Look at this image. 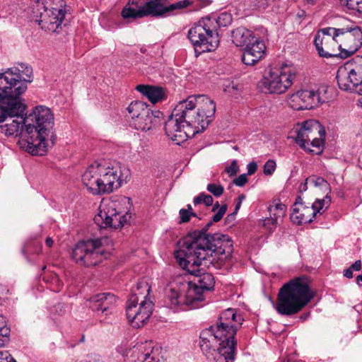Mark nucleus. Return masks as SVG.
<instances>
[{"instance_id": "nucleus-43", "label": "nucleus", "mask_w": 362, "mask_h": 362, "mask_svg": "<svg viewBox=\"0 0 362 362\" xmlns=\"http://www.w3.org/2000/svg\"><path fill=\"white\" fill-rule=\"evenodd\" d=\"M239 168L235 160H233L230 165L225 168V172L227 173L229 177L235 176L238 172Z\"/></svg>"}, {"instance_id": "nucleus-26", "label": "nucleus", "mask_w": 362, "mask_h": 362, "mask_svg": "<svg viewBox=\"0 0 362 362\" xmlns=\"http://www.w3.org/2000/svg\"><path fill=\"white\" fill-rule=\"evenodd\" d=\"M314 44L316 49L321 57L332 58L339 57V53H337L334 47L336 46L337 40L332 37H320V33H317Z\"/></svg>"}, {"instance_id": "nucleus-55", "label": "nucleus", "mask_w": 362, "mask_h": 362, "mask_svg": "<svg viewBox=\"0 0 362 362\" xmlns=\"http://www.w3.org/2000/svg\"><path fill=\"white\" fill-rule=\"evenodd\" d=\"M45 244L47 247H51L53 245V240L50 237H47L45 240Z\"/></svg>"}, {"instance_id": "nucleus-57", "label": "nucleus", "mask_w": 362, "mask_h": 362, "mask_svg": "<svg viewBox=\"0 0 362 362\" xmlns=\"http://www.w3.org/2000/svg\"><path fill=\"white\" fill-rule=\"evenodd\" d=\"M356 283L360 286H362V274L360 275H358L356 276Z\"/></svg>"}, {"instance_id": "nucleus-42", "label": "nucleus", "mask_w": 362, "mask_h": 362, "mask_svg": "<svg viewBox=\"0 0 362 362\" xmlns=\"http://www.w3.org/2000/svg\"><path fill=\"white\" fill-rule=\"evenodd\" d=\"M276 169V163L273 160H267L264 165V173L266 175H271Z\"/></svg>"}, {"instance_id": "nucleus-3", "label": "nucleus", "mask_w": 362, "mask_h": 362, "mask_svg": "<svg viewBox=\"0 0 362 362\" xmlns=\"http://www.w3.org/2000/svg\"><path fill=\"white\" fill-rule=\"evenodd\" d=\"M211 220L201 230H194L181 239L179 243L178 256L187 257L181 264L186 265V261L192 264L206 261V257L215 256L221 262L230 257L233 252V243L227 235L207 233L213 224ZM206 263V262H204Z\"/></svg>"}, {"instance_id": "nucleus-46", "label": "nucleus", "mask_w": 362, "mask_h": 362, "mask_svg": "<svg viewBox=\"0 0 362 362\" xmlns=\"http://www.w3.org/2000/svg\"><path fill=\"white\" fill-rule=\"evenodd\" d=\"M247 174H242L233 180V183L238 187H243L247 182Z\"/></svg>"}, {"instance_id": "nucleus-63", "label": "nucleus", "mask_w": 362, "mask_h": 362, "mask_svg": "<svg viewBox=\"0 0 362 362\" xmlns=\"http://www.w3.org/2000/svg\"><path fill=\"white\" fill-rule=\"evenodd\" d=\"M28 249L26 247H24L22 250L23 255L25 256Z\"/></svg>"}, {"instance_id": "nucleus-15", "label": "nucleus", "mask_w": 362, "mask_h": 362, "mask_svg": "<svg viewBox=\"0 0 362 362\" xmlns=\"http://www.w3.org/2000/svg\"><path fill=\"white\" fill-rule=\"evenodd\" d=\"M296 136V142L300 148L310 152H314L310 146L317 149V154L322 151L325 130L316 120H307L304 122L299 128L295 129Z\"/></svg>"}, {"instance_id": "nucleus-16", "label": "nucleus", "mask_w": 362, "mask_h": 362, "mask_svg": "<svg viewBox=\"0 0 362 362\" xmlns=\"http://www.w3.org/2000/svg\"><path fill=\"white\" fill-rule=\"evenodd\" d=\"M339 57L346 59L356 52L362 46V30L357 25H347L336 30Z\"/></svg>"}, {"instance_id": "nucleus-10", "label": "nucleus", "mask_w": 362, "mask_h": 362, "mask_svg": "<svg viewBox=\"0 0 362 362\" xmlns=\"http://www.w3.org/2000/svg\"><path fill=\"white\" fill-rule=\"evenodd\" d=\"M64 0H35L32 6L33 17L42 28L58 32L66 14Z\"/></svg>"}, {"instance_id": "nucleus-31", "label": "nucleus", "mask_w": 362, "mask_h": 362, "mask_svg": "<svg viewBox=\"0 0 362 362\" xmlns=\"http://www.w3.org/2000/svg\"><path fill=\"white\" fill-rule=\"evenodd\" d=\"M210 22L213 23L215 33H218V29L221 27H226L232 21L231 16L227 13H222L218 17H209Z\"/></svg>"}, {"instance_id": "nucleus-38", "label": "nucleus", "mask_w": 362, "mask_h": 362, "mask_svg": "<svg viewBox=\"0 0 362 362\" xmlns=\"http://www.w3.org/2000/svg\"><path fill=\"white\" fill-rule=\"evenodd\" d=\"M206 189L210 193H211L216 197H221L224 192V188L222 185L212 183L209 184L206 187Z\"/></svg>"}, {"instance_id": "nucleus-45", "label": "nucleus", "mask_w": 362, "mask_h": 362, "mask_svg": "<svg viewBox=\"0 0 362 362\" xmlns=\"http://www.w3.org/2000/svg\"><path fill=\"white\" fill-rule=\"evenodd\" d=\"M0 362H16L7 351H0Z\"/></svg>"}, {"instance_id": "nucleus-27", "label": "nucleus", "mask_w": 362, "mask_h": 362, "mask_svg": "<svg viewBox=\"0 0 362 362\" xmlns=\"http://www.w3.org/2000/svg\"><path fill=\"white\" fill-rule=\"evenodd\" d=\"M136 90L146 96L153 104L166 98L164 89L159 86L140 84L136 86Z\"/></svg>"}, {"instance_id": "nucleus-20", "label": "nucleus", "mask_w": 362, "mask_h": 362, "mask_svg": "<svg viewBox=\"0 0 362 362\" xmlns=\"http://www.w3.org/2000/svg\"><path fill=\"white\" fill-rule=\"evenodd\" d=\"M117 202H110L102 206L100 212L94 217V221L103 228H118L124 226L131 218V214L122 213L117 209Z\"/></svg>"}, {"instance_id": "nucleus-30", "label": "nucleus", "mask_w": 362, "mask_h": 362, "mask_svg": "<svg viewBox=\"0 0 362 362\" xmlns=\"http://www.w3.org/2000/svg\"><path fill=\"white\" fill-rule=\"evenodd\" d=\"M151 288L148 284L146 281H140L136 284V286L132 290V293L129 297L134 294L139 296V301L141 300H149L148 296L149 294Z\"/></svg>"}, {"instance_id": "nucleus-1", "label": "nucleus", "mask_w": 362, "mask_h": 362, "mask_svg": "<svg viewBox=\"0 0 362 362\" xmlns=\"http://www.w3.org/2000/svg\"><path fill=\"white\" fill-rule=\"evenodd\" d=\"M216 104L204 95H190L173 109L164 129L166 135L180 145L191 136L202 132L211 123Z\"/></svg>"}, {"instance_id": "nucleus-58", "label": "nucleus", "mask_w": 362, "mask_h": 362, "mask_svg": "<svg viewBox=\"0 0 362 362\" xmlns=\"http://www.w3.org/2000/svg\"><path fill=\"white\" fill-rule=\"evenodd\" d=\"M241 204H242V202L237 201V202L235 204V211H234L235 213H236V214L238 213V210L240 209V208L241 206Z\"/></svg>"}, {"instance_id": "nucleus-29", "label": "nucleus", "mask_w": 362, "mask_h": 362, "mask_svg": "<svg viewBox=\"0 0 362 362\" xmlns=\"http://www.w3.org/2000/svg\"><path fill=\"white\" fill-rule=\"evenodd\" d=\"M127 362H159L153 355L152 351L144 350L143 346L134 347Z\"/></svg>"}, {"instance_id": "nucleus-9", "label": "nucleus", "mask_w": 362, "mask_h": 362, "mask_svg": "<svg viewBox=\"0 0 362 362\" xmlns=\"http://www.w3.org/2000/svg\"><path fill=\"white\" fill-rule=\"evenodd\" d=\"M138 9L124 8L122 16L124 19L137 18L151 16L154 17L168 16L175 11L182 10L189 6L192 1L182 0L174 4H167V0H132Z\"/></svg>"}, {"instance_id": "nucleus-60", "label": "nucleus", "mask_w": 362, "mask_h": 362, "mask_svg": "<svg viewBox=\"0 0 362 362\" xmlns=\"http://www.w3.org/2000/svg\"><path fill=\"white\" fill-rule=\"evenodd\" d=\"M129 3H131L133 6H126L124 8H134L135 9H138L137 6L135 4H132V0L129 1Z\"/></svg>"}, {"instance_id": "nucleus-32", "label": "nucleus", "mask_w": 362, "mask_h": 362, "mask_svg": "<svg viewBox=\"0 0 362 362\" xmlns=\"http://www.w3.org/2000/svg\"><path fill=\"white\" fill-rule=\"evenodd\" d=\"M10 328L7 326L5 317L0 315V347L9 341Z\"/></svg>"}, {"instance_id": "nucleus-4", "label": "nucleus", "mask_w": 362, "mask_h": 362, "mask_svg": "<svg viewBox=\"0 0 362 362\" xmlns=\"http://www.w3.org/2000/svg\"><path fill=\"white\" fill-rule=\"evenodd\" d=\"M26 105L21 98L0 95V132L7 136H18L20 148L31 154L32 136L25 134Z\"/></svg>"}, {"instance_id": "nucleus-22", "label": "nucleus", "mask_w": 362, "mask_h": 362, "mask_svg": "<svg viewBox=\"0 0 362 362\" xmlns=\"http://www.w3.org/2000/svg\"><path fill=\"white\" fill-rule=\"evenodd\" d=\"M331 203L330 196H325L323 199H317L310 206L293 207L290 216L291 221L296 225H302L313 222L317 214H321V210L326 205V209Z\"/></svg>"}, {"instance_id": "nucleus-12", "label": "nucleus", "mask_w": 362, "mask_h": 362, "mask_svg": "<svg viewBox=\"0 0 362 362\" xmlns=\"http://www.w3.org/2000/svg\"><path fill=\"white\" fill-rule=\"evenodd\" d=\"M127 110L129 125L137 130L147 132L155 129L161 124L163 112L152 110L144 102H132Z\"/></svg>"}, {"instance_id": "nucleus-34", "label": "nucleus", "mask_w": 362, "mask_h": 362, "mask_svg": "<svg viewBox=\"0 0 362 362\" xmlns=\"http://www.w3.org/2000/svg\"><path fill=\"white\" fill-rule=\"evenodd\" d=\"M268 211L273 217L276 218V221H278L279 218H283L286 215V206L285 204L279 203L274 206H269Z\"/></svg>"}, {"instance_id": "nucleus-19", "label": "nucleus", "mask_w": 362, "mask_h": 362, "mask_svg": "<svg viewBox=\"0 0 362 362\" xmlns=\"http://www.w3.org/2000/svg\"><path fill=\"white\" fill-rule=\"evenodd\" d=\"M26 90L27 84L22 81L19 65L0 73V95L20 98Z\"/></svg>"}, {"instance_id": "nucleus-21", "label": "nucleus", "mask_w": 362, "mask_h": 362, "mask_svg": "<svg viewBox=\"0 0 362 362\" xmlns=\"http://www.w3.org/2000/svg\"><path fill=\"white\" fill-rule=\"evenodd\" d=\"M336 78L339 88L342 90L356 93L361 98L358 102L362 107V79L351 67V63L346 62L339 67Z\"/></svg>"}, {"instance_id": "nucleus-56", "label": "nucleus", "mask_w": 362, "mask_h": 362, "mask_svg": "<svg viewBox=\"0 0 362 362\" xmlns=\"http://www.w3.org/2000/svg\"><path fill=\"white\" fill-rule=\"evenodd\" d=\"M54 281L57 283V289L58 291H60L61 288L62 287V283L61 282V281L59 280V279L57 276L54 277Z\"/></svg>"}, {"instance_id": "nucleus-18", "label": "nucleus", "mask_w": 362, "mask_h": 362, "mask_svg": "<svg viewBox=\"0 0 362 362\" xmlns=\"http://www.w3.org/2000/svg\"><path fill=\"white\" fill-rule=\"evenodd\" d=\"M153 303L151 300H141L139 303V296L134 294L127 300L126 313L127 319L132 327L144 326L153 313Z\"/></svg>"}, {"instance_id": "nucleus-61", "label": "nucleus", "mask_w": 362, "mask_h": 362, "mask_svg": "<svg viewBox=\"0 0 362 362\" xmlns=\"http://www.w3.org/2000/svg\"><path fill=\"white\" fill-rule=\"evenodd\" d=\"M211 3V0H205V1H204V6H208V5H209Z\"/></svg>"}, {"instance_id": "nucleus-36", "label": "nucleus", "mask_w": 362, "mask_h": 362, "mask_svg": "<svg viewBox=\"0 0 362 362\" xmlns=\"http://www.w3.org/2000/svg\"><path fill=\"white\" fill-rule=\"evenodd\" d=\"M20 66V74L22 75V81L26 83H30L33 81L32 74L33 69L31 66H28L25 64L21 63Z\"/></svg>"}, {"instance_id": "nucleus-64", "label": "nucleus", "mask_w": 362, "mask_h": 362, "mask_svg": "<svg viewBox=\"0 0 362 362\" xmlns=\"http://www.w3.org/2000/svg\"><path fill=\"white\" fill-rule=\"evenodd\" d=\"M308 4H314L313 0H305Z\"/></svg>"}, {"instance_id": "nucleus-24", "label": "nucleus", "mask_w": 362, "mask_h": 362, "mask_svg": "<svg viewBox=\"0 0 362 362\" xmlns=\"http://www.w3.org/2000/svg\"><path fill=\"white\" fill-rule=\"evenodd\" d=\"M266 46L263 40L256 37L245 48L242 56L243 62L248 66H253L265 55Z\"/></svg>"}, {"instance_id": "nucleus-23", "label": "nucleus", "mask_w": 362, "mask_h": 362, "mask_svg": "<svg viewBox=\"0 0 362 362\" xmlns=\"http://www.w3.org/2000/svg\"><path fill=\"white\" fill-rule=\"evenodd\" d=\"M325 102V100L320 95V91L313 90H298L293 93L288 100L291 108L296 110L313 109Z\"/></svg>"}, {"instance_id": "nucleus-47", "label": "nucleus", "mask_w": 362, "mask_h": 362, "mask_svg": "<svg viewBox=\"0 0 362 362\" xmlns=\"http://www.w3.org/2000/svg\"><path fill=\"white\" fill-rule=\"evenodd\" d=\"M240 89V86L238 84H234L233 83H229L228 85L225 86L224 90L229 94H235V91Z\"/></svg>"}, {"instance_id": "nucleus-52", "label": "nucleus", "mask_w": 362, "mask_h": 362, "mask_svg": "<svg viewBox=\"0 0 362 362\" xmlns=\"http://www.w3.org/2000/svg\"><path fill=\"white\" fill-rule=\"evenodd\" d=\"M344 276L348 279H351L353 277V270L350 268V267L344 270Z\"/></svg>"}, {"instance_id": "nucleus-40", "label": "nucleus", "mask_w": 362, "mask_h": 362, "mask_svg": "<svg viewBox=\"0 0 362 362\" xmlns=\"http://www.w3.org/2000/svg\"><path fill=\"white\" fill-rule=\"evenodd\" d=\"M338 28H325L322 30H320L317 33H320V37H329L334 38V40H336L337 41L338 37H335V35L337 34L336 30Z\"/></svg>"}, {"instance_id": "nucleus-13", "label": "nucleus", "mask_w": 362, "mask_h": 362, "mask_svg": "<svg viewBox=\"0 0 362 362\" xmlns=\"http://www.w3.org/2000/svg\"><path fill=\"white\" fill-rule=\"evenodd\" d=\"M107 253L102 247L100 239H88L77 243L72 250L71 257L81 266H96L107 259Z\"/></svg>"}, {"instance_id": "nucleus-48", "label": "nucleus", "mask_w": 362, "mask_h": 362, "mask_svg": "<svg viewBox=\"0 0 362 362\" xmlns=\"http://www.w3.org/2000/svg\"><path fill=\"white\" fill-rule=\"evenodd\" d=\"M247 174L248 175H253L257 169V165L255 162H250L247 164Z\"/></svg>"}, {"instance_id": "nucleus-17", "label": "nucleus", "mask_w": 362, "mask_h": 362, "mask_svg": "<svg viewBox=\"0 0 362 362\" xmlns=\"http://www.w3.org/2000/svg\"><path fill=\"white\" fill-rule=\"evenodd\" d=\"M188 288V281L182 278H177L170 284L165 289L166 306L172 309H182L185 305L189 306L192 309L197 308L194 298L187 297Z\"/></svg>"}, {"instance_id": "nucleus-33", "label": "nucleus", "mask_w": 362, "mask_h": 362, "mask_svg": "<svg viewBox=\"0 0 362 362\" xmlns=\"http://www.w3.org/2000/svg\"><path fill=\"white\" fill-rule=\"evenodd\" d=\"M309 181L314 185L315 187H320L327 193L326 196H329V194L331 192V187L328 182L322 177H312L309 178Z\"/></svg>"}, {"instance_id": "nucleus-25", "label": "nucleus", "mask_w": 362, "mask_h": 362, "mask_svg": "<svg viewBox=\"0 0 362 362\" xmlns=\"http://www.w3.org/2000/svg\"><path fill=\"white\" fill-rule=\"evenodd\" d=\"M117 301L116 296L110 293H100L88 299V306L93 312H108Z\"/></svg>"}, {"instance_id": "nucleus-41", "label": "nucleus", "mask_w": 362, "mask_h": 362, "mask_svg": "<svg viewBox=\"0 0 362 362\" xmlns=\"http://www.w3.org/2000/svg\"><path fill=\"white\" fill-rule=\"evenodd\" d=\"M263 225L265 228H267V229H268L269 230H272L275 229L278 225L276 218L273 217L270 214V217L266 218L264 220Z\"/></svg>"}, {"instance_id": "nucleus-8", "label": "nucleus", "mask_w": 362, "mask_h": 362, "mask_svg": "<svg viewBox=\"0 0 362 362\" xmlns=\"http://www.w3.org/2000/svg\"><path fill=\"white\" fill-rule=\"evenodd\" d=\"M177 256L178 252H175V257L180 266L197 278V279L194 280V282L188 281L189 288L187 297L194 298V301H196V304L199 308L202 306L201 303L204 300V291L213 290L215 284L214 276L211 274L205 272L204 271V267H209L211 264L214 265V262L216 259H217V257H206V263H204V261H202V262L200 263L197 262V264H192L186 261V265H184L181 264V262L182 259H187V257Z\"/></svg>"}, {"instance_id": "nucleus-5", "label": "nucleus", "mask_w": 362, "mask_h": 362, "mask_svg": "<svg viewBox=\"0 0 362 362\" xmlns=\"http://www.w3.org/2000/svg\"><path fill=\"white\" fill-rule=\"evenodd\" d=\"M129 170L117 164L112 167L95 163L90 165L82 175V182L94 195L109 194L127 182Z\"/></svg>"}, {"instance_id": "nucleus-14", "label": "nucleus", "mask_w": 362, "mask_h": 362, "mask_svg": "<svg viewBox=\"0 0 362 362\" xmlns=\"http://www.w3.org/2000/svg\"><path fill=\"white\" fill-rule=\"evenodd\" d=\"M295 78L293 69L285 65L271 69L260 81L259 86L265 93L281 94L292 86Z\"/></svg>"}, {"instance_id": "nucleus-6", "label": "nucleus", "mask_w": 362, "mask_h": 362, "mask_svg": "<svg viewBox=\"0 0 362 362\" xmlns=\"http://www.w3.org/2000/svg\"><path fill=\"white\" fill-rule=\"evenodd\" d=\"M25 119V134L32 136V140L34 141L31 155L43 156L49 146V141L53 146L56 141V135L52 131L54 115L49 108L39 105L33 108Z\"/></svg>"}, {"instance_id": "nucleus-49", "label": "nucleus", "mask_w": 362, "mask_h": 362, "mask_svg": "<svg viewBox=\"0 0 362 362\" xmlns=\"http://www.w3.org/2000/svg\"><path fill=\"white\" fill-rule=\"evenodd\" d=\"M350 268L353 271H360L361 269V261L360 259L356 260L354 264L350 266Z\"/></svg>"}, {"instance_id": "nucleus-11", "label": "nucleus", "mask_w": 362, "mask_h": 362, "mask_svg": "<svg viewBox=\"0 0 362 362\" xmlns=\"http://www.w3.org/2000/svg\"><path fill=\"white\" fill-rule=\"evenodd\" d=\"M210 18L200 19L187 32V38L192 45L194 52L199 56L204 52L214 51L219 44V36L215 33Z\"/></svg>"}, {"instance_id": "nucleus-50", "label": "nucleus", "mask_w": 362, "mask_h": 362, "mask_svg": "<svg viewBox=\"0 0 362 362\" xmlns=\"http://www.w3.org/2000/svg\"><path fill=\"white\" fill-rule=\"evenodd\" d=\"M303 206H305L303 202V199L300 196L297 197L293 207H301Z\"/></svg>"}, {"instance_id": "nucleus-59", "label": "nucleus", "mask_w": 362, "mask_h": 362, "mask_svg": "<svg viewBox=\"0 0 362 362\" xmlns=\"http://www.w3.org/2000/svg\"><path fill=\"white\" fill-rule=\"evenodd\" d=\"M245 199V194H240L238 198V201L240 202H243V201Z\"/></svg>"}, {"instance_id": "nucleus-44", "label": "nucleus", "mask_w": 362, "mask_h": 362, "mask_svg": "<svg viewBox=\"0 0 362 362\" xmlns=\"http://www.w3.org/2000/svg\"><path fill=\"white\" fill-rule=\"evenodd\" d=\"M348 9L362 13V0H352L349 5L346 6Z\"/></svg>"}, {"instance_id": "nucleus-35", "label": "nucleus", "mask_w": 362, "mask_h": 362, "mask_svg": "<svg viewBox=\"0 0 362 362\" xmlns=\"http://www.w3.org/2000/svg\"><path fill=\"white\" fill-rule=\"evenodd\" d=\"M227 205L223 204L220 206L218 202H216L212 207V211H218L213 216L212 221L215 223L220 221L227 211Z\"/></svg>"}, {"instance_id": "nucleus-37", "label": "nucleus", "mask_w": 362, "mask_h": 362, "mask_svg": "<svg viewBox=\"0 0 362 362\" xmlns=\"http://www.w3.org/2000/svg\"><path fill=\"white\" fill-rule=\"evenodd\" d=\"M213 197L209 194H205L204 192L200 193L193 199V203L195 206L202 203L206 206H210L213 205Z\"/></svg>"}, {"instance_id": "nucleus-53", "label": "nucleus", "mask_w": 362, "mask_h": 362, "mask_svg": "<svg viewBox=\"0 0 362 362\" xmlns=\"http://www.w3.org/2000/svg\"><path fill=\"white\" fill-rule=\"evenodd\" d=\"M236 214H237L235 212L228 214L226 218V221L228 223L232 222L233 221H234Z\"/></svg>"}, {"instance_id": "nucleus-7", "label": "nucleus", "mask_w": 362, "mask_h": 362, "mask_svg": "<svg viewBox=\"0 0 362 362\" xmlns=\"http://www.w3.org/2000/svg\"><path fill=\"white\" fill-rule=\"evenodd\" d=\"M314 296L307 278H294L279 289L276 310L282 315H295L305 307Z\"/></svg>"}, {"instance_id": "nucleus-2", "label": "nucleus", "mask_w": 362, "mask_h": 362, "mask_svg": "<svg viewBox=\"0 0 362 362\" xmlns=\"http://www.w3.org/2000/svg\"><path fill=\"white\" fill-rule=\"evenodd\" d=\"M241 315L233 309L223 311L215 325L200 334V348L212 362H233L237 342L235 336L238 326L243 324Z\"/></svg>"}, {"instance_id": "nucleus-54", "label": "nucleus", "mask_w": 362, "mask_h": 362, "mask_svg": "<svg viewBox=\"0 0 362 362\" xmlns=\"http://www.w3.org/2000/svg\"><path fill=\"white\" fill-rule=\"evenodd\" d=\"M309 180V179H306L305 182H302L299 186V191L300 192H305L307 190V182Z\"/></svg>"}, {"instance_id": "nucleus-28", "label": "nucleus", "mask_w": 362, "mask_h": 362, "mask_svg": "<svg viewBox=\"0 0 362 362\" xmlns=\"http://www.w3.org/2000/svg\"><path fill=\"white\" fill-rule=\"evenodd\" d=\"M256 37L251 30L243 27L237 28L231 31L232 42L237 47H245Z\"/></svg>"}, {"instance_id": "nucleus-39", "label": "nucleus", "mask_w": 362, "mask_h": 362, "mask_svg": "<svg viewBox=\"0 0 362 362\" xmlns=\"http://www.w3.org/2000/svg\"><path fill=\"white\" fill-rule=\"evenodd\" d=\"M180 214V223H187L190 220V217H198L197 214L186 210L185 209H181L179 211Z\"/></svg>"}, {"instance_id": "nucleus-62", "label": "nucleus", "mask_w": 362, "mask_h": 362, "mask_svg": "<svg viewBox=\"0 0 362 362\" xmlns=\"http://www.w3.org/2000/svg\"><path fill=\"white\" fill-rule=\"evenodd\" d=\"M187 209H185L186 210H189V211H193L192 207L190 204L187 205Z\"/></svg>"}, {"instance_id": "nucleus-51", "label": "nucleus", "mask_w": 362, "mask_h": 362, "mask_svg": "<svg viewBox=\"0 0 362 362\" xmlns=\"http://www.w3.org/2000/svg\"><path fill=\"white\" fill-rule=\"evenodd\" d=\"M306 13L303 10L299 11L296 14V18L298 20L299 23H301L302 20L305 18Z\"/></svg>"}]
</instances>
